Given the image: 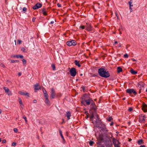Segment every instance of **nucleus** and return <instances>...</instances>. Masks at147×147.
<instances>
[{
  "label": "nucleus",
  "instance_id": "obj_1",
  "mask_svg": "<svg viewBox=\"0 0 147 147\" xmlns=\"http://www.w3.org/2000/svg\"><path fill=\"white\" fill-rule=\"evenodd\" d=\"M92 100V98L89 95L86 94H85L82 98L81 103L82 105L86 106L90 105Z\"/></svg>",
  "mask_w": 147,
  "mask_h": 147
},
{
  "label": "nucleus",
  "instance_id": "obj_2",
  "mask_svg": "<svg viewBox=\"0 0 147 147\" xmlns=\"http://www.w3.org/2000/svg\"><path fill=\"white\" fill-rule=\"evenodd\" d=\"M98 73L100 76L103 78H107L110 76L109 71L102 67L98 69Z\"/></svg>",
  "mask_w": 147,
  "mask_h": 147
},
{
  "label": "nucleus",
  "instance_id": "obj_3",
  "mask_svg": "<svg viewBox=\"0 0 147 147\" xmlns=\"http://www.w3.org/2000/svg\"><path fill=\"white\" fill-rule=\"evenodd\" d=\"M111 137L108 135L107 134L106 135V137L107 139L105 140V145L106 147H113V143L111 139V138L113 136L111 133Z\"/></svg>",
  "mask_w": 147,
  "mask_h": 147
},
{
  "label": "nucleus",
  "instance_id": "obj_4",
  "mask_svg": "<svg viewBox=\"0 0 147 147\" xmlns=\"http://www.w3.org/2000/svg\"><path fill=\"white\" fill-rule=\"evenodd\" d=\"M90 104V109L89 111L90 113L91 111H93L94 112H95V113H96L97 108L95 102L93 100Z\"/></svg>",
  "mask_w": 147,
  "mask_h": 147
},
{
  "label": "nucleus",
  "instance_id": "obj_5",
  "mask_svg": "<svg viewBox=\"0 0 147 147\" xmlns=\"http://www.w3.org/2000/svg\"><path fill=\"white\" fill-rule=\"evenodd\" d=\"M112 142L115 147H120L121 143L119 140H117L115 138H113Z\"/></svg>",
  "mask_w": 147,
  "mask_h": 147
},
{
  "label": "nucleus",
  "instance_id": "obj_6",
  "mask_svg": "<svg viewBox=\"0 0 147 147\" xmlns=\"http://www.w3.org/2000/svg\"><path fill=\"white\" fill-rule=\"evenodd\" d=\"M126 91L127 93L130 95L133 94L135 95H136L137 93L133 89L129 88L126 90Z\"/></svg>",
  "mask_w": 147,
  "mask_h": 147
},
{
  "label": "nucleus",
  "instance_id": "obj_7",
  "mask_svg": "<svg viewBox=\"0 0 147 147\" xmlns=\"http://www.w3.org/2000/svg\"><path fill=\"white\" fill-rule=\"evenodd\" d=\"M69 72L71 76L73 77L75 76L77 73L76 69L74 67L71 68L69 71Z\"/></svg>",
  "mask_w": 147,
  "mask_h": 147
},
{
  "label": "nucleus",
  "instance_id": "obj_8",
  "mask_svg": "<svg viewBox=\"0 0 147 147\" xmlns=\"http://www.w3.org/2000/svg\"><path fill=\"white\" fill-rule=\"evenodd\" d=\"M77 43L76 41L73 40L67 41V45L69 46H75L77 45Z\"/></svg>",
  "mask_w": 147,
  "mask_h": 147
},
{
  "label": "nucleus",
  "instance_id": "obj_9",
  "mask_svg": "<svg viewBox=\"0 0 147 147\" xmlns=\"http://www.w3.org/2000/svg\"><path fill=\"white\" fill-rule=\"evenodd\" d=\"M42 4L41 3H38L33 7L32 8L34 10L37 9L42 7Z\"/></svg>",
  "mask_w": 147,
  "mask_h": 147
},
{
  "label": "nucleus",
  "instance_id": "obj_10",
  "mask_svg": "<svg viewBox=\"0 0 147 147\" xmlns=\"http://www.w3.org/2000/svg\"><path fill=\"white\" fill-rule=\"evenodd\" d=\"M100 123L101 124V127L100 126H98V127H99V128L101 129V130L103 131H107L105 125L104 124H103L101 121H100Z\"/></svg>",
  "mask_w": 147,
  "mask_h": 147
},
{
  "label": "nucleus",
  "instance_id": "obj_11",
  "mask_svg": "<svg viewBox=\"0 0 147 147\" xmlns=\"http://www.w3.org/2000/svg\"><path fill=\"white\" fill-rule=\"evenodd\" d=\"M34 92H36V90H38L41 89V87L39 85V84L38 83H36V84H35L34 85Z\"/></svg>",
  "mask_w": 147,
  "mask_h": 147
},
{
  "label": "nucleus",
  "instance_id": "obj_12",
  "mask_svg": "<svg viewBox=\"0 0 147 147\" xmlns=\"http://www.w3.org/2000/svg\"><path fill=\"white\" fill-rule=\"evenodd\" d=\"M145 120V119H144V118H143V115H139V122L142 123H144Z\"/></svg>",
  "mask_w": 147,
  "mask_h": 147
},
{
  "label": "nucleus",
  "instance_id": "obj_13",
  "mask_svg": "<svg viewBox=\"0 0 147 147\" xmlns=\"http://www.w3.org/2000/svg\"><path fill=\"white\" fill-rule=\"evenodd\" d=\"M55 91L53 88L51 89V99H54L55 98Z\"/></svg>",
  "mask_w": 147,
  "mask_h": 147
},
{
  "label": "nucleus",
  "instance_id": "obj_14",
  "mask_svg": "<svg viewBox=\"0 0 147 147\" xmlns=\"http://www.w3.org/2000/svg\"><path fill=\"white\" fill-rule=\"evenodd\" d=\"M145 84L143 82H139L138 83V87L140 88V89H142L144 86Z\"/></svg>",
  "mask_w": 147,
  "mask_h": 147
},
{
  "label": "nucleus",
  "instance_id": "obj_15",
  "mask_svg": "<svg viewBox=\"0 0 147 147\" xmlns=\"http://www.w3.org/2000/svg\"><path fill=\"white\" fill-rule=\"evenodd\" d=\"M142 109L143 111L144 112H147V105L144 103L143 104Z\"/></svg>",
  "mask_w": 147,
  "mask_h": 147
},
{
  "label": "nucleus",
  "instance_id": "obj_16",
  "mask_svg": "<svg viewBox=\"0 0 147 147\" xmlns=\"http://www.w3.org/2000/svg\"><path fill=\"white\" fill-rule=\"evenodd\" d=\"M85 27L86 28V30H87L90 31L92 30V27L90 24H87V25L85 26Z\"/></svg>",
  "mask_w": 147,
  "mask_h": 147
},
{
  "label": "nucleus",
  "instance_id": "obj_17",
  "mask_svg": "<svg viewBox=\"0 0 147 147\" xmlns=\"http://www.w3.org/2000/svg\"><path fill=\"white\" fill-rule=\"evenodd\" d=\"M132 3L133 2L132 0H131L128 2V3L129 5V9H130V12H131L133 11V10H132V9L131 8V7L133 6V5H132Z\"/></svg>",
  "mask_w": 147,
  "mask_h": 147
},
{
  "label": "nucleus",
  "instance_id": "obj_18",
  "mask_svg": "<svg viewBox=\"0 0 147 147\" xmlns=\"http://www.w3.org/2000/svg\"><path fill=\"white\" fill-rule=\"evenodd\" d=\"M19 93L22 95L27 96L28 97L29 96V93L26 92H23L21 91H20Z\"/></svg>",
  "mask_w": 147,
  "mask_h": 147
},
{
  "label": "nucleus",
  "instance_id": "obj_19",
  "mask_svg": "<svg viewBox=\"0 0 147 147\" xmlns=\"http://www.w3.org/2000/svg\"><path fill=\"white\" fill-rule=\"evenodd\" d=\"M43 14L45 16H47V10H46L45 8H43L41 10Z\"/></svg>",
  "mask_w": 147,
  "mask_h": 147
},
{
  "label": "nucleus",
  "instance_id": "obj_20",
  "mask_svg": "<svg viewBox=\"0 0 147 147\" xmlns=\"http://www.w3.org/2000/svg\"><path fill=\"white\" fill-rule=\"evenodd\" d=\"M66 116L67 117V119L69 120L70 119V117L71 116V113L70 112L67 111L66 112Z\"/></svg>",
  "mask_w": 147,
  "mask_h": 147
},
{
  "label": "nucleus",
  "instance_id": "obj_21",
  "mask_svg": "<svg viewBox=\"0 0 147 147\" xmlns=\"http://www.w3.org/2000/svg\"><path fill=\"white\" fill-rule=\"evenodd\" d=\"M59 130V133H60V135L63 140V143H65L66 141H65V140L62 134V132L61 131V129H60Z\"/></svg>",
  "mask_w": 147,
  "mask_h": 147
},
{
  "label": "nucleus",
  "instance_id": "obj_22",
  "mask_svg": "<svg viewBox=\"0 0 147 147\" xmlns=\"http://www.w3.org/2000/svg\"><path fill=\"white\" fill-rule=\"evenodd\" d=\"M45 103L46 104L47 106H50L51 105V103L50 101H49L48 98H45Z\"/></svg>",
  "mask_w": 147,
  "mask_h": 147
},
{
  "label": "nucleus",
  "instance_id": "obj_23",
  "mask_svg": "<svg viewBox=\"0 0 147 147\" xmlns=\"http://www.w3.org/2000/svg\"><path fill=\"white\" fill-rule=\"evenodd\" d=\"M97 140L101 141H103L104 140L103 135L101 134L100 135Z\"/></svg>",
  "mask_w": 147,
  "mask_h": 147
},
{
  "label": "nucleus",
  "instance_id": "obj_24",
  "mask_svg": "<svg viewBox=\"0 0 147 147\" xmlns=\"http://www.w3.org/2000/svg\"><path fill=\"white\" fill-rule=\"evenodd\" d=\"M74 63L76 65L78 66V67H80L81 66V65L80 64L79 61H78L77 60H75Z\"/></svg>",
  "mask_w": 147,
  "mask_h": 147
},
{
  "label": "nucleus",
  "instance_id": "obj_25",
  "mask_svg": "<svg viewBox=\"0 0 147 147\" xmlns=\"http://www.w3.org/2000/svg\"><path fill=\"white\" fill-rule=\"evenodd\" d=\"M130 72L133 74H135L137 73V71L134 70L133 69L131 68L130 70Z\"/></svg>",
  "mask_w": 147,
  "mask_h": 147
},
{
  "label": "nucleus",
  "instance_id": "obj_26",
  "mask_svg": "<svg viewBox=\"0 0 147 147\" xmlns=\"http://www.w3.org/2000/svg\"><path fill=\"white\" fill-rule=\"evenodd\" d=\"M143 143V140L142 139L139 140L137 142V143L139 145H140Z\"/></svg>",
  "mask_w": 147,
  "mask_h": 147
},
{
  "label": "nucleus",
  "instance_id": "obj_27",
  "mask_svg": "<svg viewBox=\"0 0 147 147\" xmlns=\"http://www.w3.org/2000/svg\"><path fill=\"white\" fill-rule=\"evenodd\" d=\"M122 68L120 67H117V71L118 73H120L122 71Z\"/></svg>",
  "mask_w": 147,
  "mask_h": 147
},
{
  "label": "nucleus",
  "instance_id": "obj_28",
  "mask_svg": "<svg viewBox=\"0 0 147 147\" xmlns=\"http://www.w3.org/2000/svg\"><path fill=\"white\" fill-rule=\"evenodd\" d=\"M94 113H95V112H91V113L90 114H91V115L90 117V119H92L94 117Z\"/></svg>",
  "mask_w": 147,
  "mask_h": 147
},
{
  "label": "nucleus",
  "instance_id": "obj_29",
  "mask_svg": "<svg viewBox=\"0 0 147 147\" xmlns=\"http://www.w3.org/2000/svg\"><path fill=\"white\" fill-rule=\"evenodd\" d=\"M98 142H96V144L98 145V147H99V146H101V145H102V144H101V143H102V141L100 140H98Z\"/></svg>",
  "mask_w": 147,
  "mask_h": 147
},
{
  "label": "nucleus",
  "instance_id": "obj_30",
  "mask_svg": "<svg viewBox=\"0 0 147 147\" xmlns=\"http://www.w3.org/2000/svg\"><path fill=\"white\" fill-rule=\"evenodd\" d=\"M3 88L6 92L8 93L9 92V90L7 88L5 87Z\"/></svg>",
  "mask_w": 147,
  "mask_h": 147
},
{
  "label": "nucleus",
  "instance_id": "obj_31",
  "mask_svg": "<svg viewBox=\"0 0 147 147\" xmlns=\"http://www.w3.org/2000/svg\"><path fill=\"white\" fill-rule=\"evenodd\" d=\"M113 119L111 117H108L107 119V120L108 121H110L111 120H113Z\"/></svg>",
  "mask_w": 147,
  "mask_h": 147
},
{
  "label": "nucleus",
  "instance_id": "obj_32",
  "mask_svg": "<svg viewBox=\"0 0 147 147\" xmlns=\"http://www.w3.org/2000/svg\"><path fill=\"white\" fill-rule=\"evenodd\" d=\"M11 62L12 63H14L15 62L18 63L19 62V60H11Z\"/></svg>",
  "mask_w": 147,
  "mask_h": 147
},
{
  "label": "nucleus",
  "instance_id": "obj_33",
  "mask_svg": "<svg viewBox=\"0 0 147 147\" xmlns=\"http://www.w3.org/2000/svg\"><path fill=\"white\" fill-rule=\"evenodd\" d=\"M16 57L18 58H22L23 57V56L22 55H17V56H16Z\"/></svg>",
  "mask_w": 147,
  "mask_h": 147
},
{
  "label": "nucleus",
  "instance_id": "obj_34",
  "mask_svg": "<svg viewBox=\"0 0 147 147\" xmlns=\"http://www.w3.org/2000/svg\"><path fill=\"white\" fill-rule=\"evenodd\" d=\"M44 96L45 98H48L49 97V96L47 92L45 93L44 94Z\"/></svg>",
  "mask_w": 147,
  "mask_h": 147
},
{
  "label": "nucleus",
  "instance_id": "obj_35",
  "mask_svg": "<svg viewBox=\"0 0 147 147\" xmlns=\"http://www.w3.org/2000/svg\"><path fill=\"white\" fill-rule=\"evenodd\" d=\"M21 51L25 53L26 52V49L24 47H22L21 48Z\"/></svg>",
  "mask_w": 147,
  "mask_h": 147
},
{
  "label": "nucleus",
  "instance_id": "obj_36",
  "mask_svg": "<svg viewBox=\"0 0 147 147\" xmlns=\"http://www.w3.org/2000/svg\"><path fill=\"white\" fill-rule=\"evenodd\" d=\"M51 67L53 68V70H55V66L54 64H52Z\"/></svg>",
  "mask_w": 147,
  "mask_h": 147
},
{
  "label": "nucleus",
  "instance_id": "obj_37",
  "mask_svg": "<svg viewBox=\"0 0 147 147\" xmlns=\"http://www.w3.org/2000/svg\"><path fill=\"white\" fill-rule=\"evenodd\" d=\"M22 61L23 62V64L24 65H25L26 64V60L25 59H23L22 60Z\"/></svg>",
  "mask_w": 147,
  "mask_h": 147
},
{
  "label": "nucleus",
  "instance_id": "obj_38",
  "mask_svg": "<svg viewBox=\"0 0 147 147\" xmlns=\"http://www.w3.org/2000/svg\"><path fill=\"white\" fill-rule=\"evenodd\" d=\"M94 144V142L92 141H90L89 142V145L90 146H92Z\"/></svg>",
  "mask_w": 147,
  "mask_h": 147
},
{
  "label": "nucleus",
  "instance_id": "obj_39",
  "mask_svg": "<svg viewBox=\"0 0 147 147\" xmlns=\"http://www.w3.org/2000/svg\"><path fill=\"white\" fill-rule=\"evenodd\" d=\"M19 103L21 105H23V103L22 102L21 100V98H19Z\"/></svg>",
  "mask_w": 147,
  "mask_h": 147
},
{
  "label": "nucleus",
  "instance_id": "obj_40",
  "mask_svg": "<svg viewBox=\"0 0 147 147\" xmlns=\"http://www.w3.org/2000/svg\"><path fill=\"white\" fill-rule=\"evenodd\" d=\"M23 118L25 119L26 122L27 123V120L26 117L25 115H24L23 117Z\"/></svg>",
  "mask_w": 147,
  "mask_h": 147
},
{
  "label": "nucleus",
  "instance_id": "obj_41",
  "mask_svg": "<svg viewBox=\"0 0 147 147\" xmlns=\"http://www.w3.org/2000/svg\"><path fill=\"white\" fill-rule=\"evenodd\" d=\"M13 130L15 133H17L18 131V129L16 128H14Z\"/></svg>",
  "mask_w": 147,
  "mask_h": 147
},
{
  "label": "nucleus",
  "instance_id": "obj_42",
  "mask_svg": "<svg viewBox=\"0 0 147 147\" xmlns=\"http://www.w3.org/2000/svg\"><path fill=\"white\" fill-rule=\"evenodd\" d=\"M26 10H27V8L26 7H24L23 8V11H24V13H25L26 12Z\"/></svg>",
  "mask_w": 147,
  "mask_h": 147
},
{
  "label": "nucleus",
  "instance_id": "obj_43",
  "mask_svg": "<svg viewBox=\"0 0 147 147\" xmlns=\"http://www.w3.org/2000/svg\"><path fill=\"white\" fill-rule=\"evenodd\" d=\"M42 90L44 94L45 93L47 92L46 90H45V89L44 88H42Z\"/></svg>",
  "mask_w": 147,
  "mask_h": 147
},
{
  "label": "nucleus",
  "instance_id": "obj_44",
  "mask_svg": "<svg viewBox=\"0 0 147 147\" xmlns=\"http://www.w3.org/2000/svg\"><path fill=\"white\" fill-rule=\"evenodd\" d=\"M133 110V108L131 107H130L128 109V111L129 112H131Z\"/></svg>",
  "mask_w": 147,
  "mask_h": 147
},
{
  "label": "nucleus",
  "instance_id": "obj_45",
  "mask_svg": "<svg viewBox=\"0 0 147 147\" xmlns=\"http://www.w3.org/2000/svg\"><path fill=\"white\" fill-rule=\"evenodd\" d=\"M124 57L125 58H127L128 57V55L127 54H126L124 55Z\"/></svg>",
  "mask_w": 147,
  "mask_h": 147
},
{
  "label": "nucleus",
  "instance_id": "obj_46",
  "mask_svg": "<svg viewBox=\"0 0 147 147\" xmlns=\"http://www.w3.org/2000/svg\"><path fill=\"white\" fill-rule=\"evenodd\" d=\"M96 114V117L97 119V120L98 121H100V122L101 120H99V117L97 115V114L96 113H95Z\"/></svg>",
  "mask_w": 147,
  "mask_h": 147
},
{
  "label": "nucleus",
  "instance_id": "obj_47",
  "mask_svg": "<svg viewBox=\"0 0 147 147\" xmlns=\"http://www.w3.org/2000/svg\"><path fill=\"white\" fill-rule=\"evenodd\" d=\"M80 28H81L82 29H84L85 28V26H80Z\"/></svg>",
  "mask_w": 147,
  "mask_h": 147
},
{
  "label": "nucleus",
  "instance_id": "obj_48",
  "mask_svg": "<svg viewBox=\"0 0 147 147\" xmlns=\"http://www.w3.org/2000/svg\"><path fill=\"white\" fill-rule=\"evenodd\" d=\"M16 142H13L12 143V145L13 146H15L16 145Z\"/></svg>",
  "mask_w": 147,
  "mask_h": 147
},
{
  "label": "nucleus",
  "instance_id": "obj_49",
  "mask_svg": "<svg viewBox=\"0 0 147 147\" xmlns=\"http://www.w3.org/2000/svg\"><path fill=\"white\" fill-rule=\"evenodd\" d=\"M21 42H22L21 40H20V39H18V43L19 44H21Z\"/></svg>",
  "mask_w": 147,
  "mask_h": 147
},
{
  "label": "nucleus",
  "instance_id": "obj_50",
  "mask_svg": "<svg viewBox=\"0 0 147 147\" xmlns=\"http://www.w3.org/2000/svg\"><path fill=\"white\" fill-rule=\"evenodd\" d=\"M6 142V140H3L2 141V143L3 144H4Z\"/></svg>",
  "mask_w": 147,
  "mask_h": 147
},
{
  "label": "nucleus",
  "instance_id": "obj_51",
  "mask_svg": "<svg viewBox=\"0 0 147 147\" xmlns=\"http://www.w3.org/2000/svg\"><path fill=\"white\" fill-rule=\"evenodd\" d=\"M57 6L59 7H60L61 6V5L59 3H57Z\"/></svg>",
  "mask_w": 147,
  "mask_h": 147
},
{
  "label": "nucleus",
  "instance_id": "obj_52",
  "mask_svg": "<svg viewBox=\"0 0 147 147\" xmlns=\"http://www.w3.org/2000/svg\"><path fill=\"white\" fill-rule=\"evenodd\" d=\"M37 102V100L36 99H34V100L33 101V102L34 103H36Z\"/></svg>",
  "mask_w": 147,
  "mask_h": 147
},
{
  "label": "nucleus",
  "instance_id": "obj_53",
  "mask_svg": "<svg viewBox=\"0 0 147 147\" xmlns=\"http://www.w3.org/2000/svg\"><path fill=\"white\" fill-rule=\"evenodd\" d=\"M36 19V18L35 17H33L32 18V21L33 22H34Z\"/></svg>",
  "mask_w": 147,
  "mask_h": 147
},
{
  "label": "nucleus",
  "instance_id": "obj_54",
  "mask_svg": "<svg viewBox=\"0 0 147 147\" xmlns=\"http://www.w3.org/2000/svg\"><path fill=\"white\" fill-rule=\"evenodd\" d=\"M89 117V114L88 115H86V116L85 117V118L86 119H87Z\"/></svg>",
  "mask_w": 147,
  "mask_h": 147
},
{
  "label": "nucleus",
  "instance_id": "obj_55",
  "mask_svg": "<svg viewBox=\"0 0 147 147\" xmlns=\"http://www.w3.org/2000/svg\"><path fill=\"white\" fill-rule=\"evenodd\" d=\"M113 122L112 121L110 123V125L111 126L113 125Z\"/></svg>",
  "mask_w": 147,
  "mask_h": 147
},
{
  "label": "nucleus",
  "instance_id": "obj_56",
  "mask_svg": "<svg viewBox=\"0 0 147 147\" xmlns=\"http://www.w3.org/2000/svg\"><path fill=\"white\" fill-rule=\"evenodd\" d=\"M117 43H118L117 42V41H115L114 44H113V45H115L116 44H117Z\"/></svg>",
  "mask_w": 147,
  "mask_h": 147
},
{
  "label": "nucleus",
  "instance_id": "obj_57",
  "mask_svg": "<svg viewBox=\"0 0 147 147\" xmlns=\"http://www.w3.org/2000/svg\"><path fill=\"white\" fill-rule=\"evenodd\" d=\"M82 90L84 91L85 90V87L84 86H83L82 87Z\"/></svg>",
  "mask_w": 147,
  "mask_h": 147
},
{
  "label": "nucleus",
  "instance_id": "obj_58",
  "mask_svg": "<svg viewBox=\"0 0 147 147\" xmlns=\"http://www.w3.org/2000/svg\"><path fill=\"white\" fill-rule=\"evenodd\" d=\"M142 90L141 89H140L138 92L139 94H140L141 93V90Z\"/></svg>",
  "mask_w": 147,
  "mask_h": 147
},
{
  "label": "nucleus",
  "instance_id": "obj_59",
  "mask_svg": "<svg viewBox=\"0 0 147 147\" xmlns=\"http://www.w3.org/2000/svg\"><path fill=\"white\" fill-rule=\"evenodd\" d=\"M85 114H86V115H87H87H88V114H88V111H85Z\"/></svg>",
  "mask_w": 147,
  "mask_h": 147
},
{
  "label": "nucleus",
  "instance_id": "obj_60",
  "mask_svg": "<svg viewBox=\"0 0 147 147\" xmlns=\"http://www.w3.org/2000/svg\"><path fill=\"white\" fill-rule=\"evenodd\" d=\"M97 76V75H96L95 74H93V75L92 76L93 77H96Z\"/></svg>",
  "mask_w": 147,
  "mask_h": 147
},
{
  "label": "nucleus",
  "instance_id": "obj_61",
  "mask_svg": "<svg viewBox=\"0 0 147 147\" xmlns=\"http://www.w3.org/2000/svg\"><path fill=\"white\" fill-rule=\"evenodd\" d=\"M145 146L144 145H141L139 147H145Z\"/></svg>",
  "mask_w": 147,
  "mask_h": 147
},
{
  "label": "nucleus",
  "instance_id": "obj_62",
  "mask_svg": "<svg viewBox=\"0 0 147 147\" xmlns=\"http://www.w3.org/2000/svg\"><path fill=\"white\" fill-rule=\"evenodd\" d=\"M18 75H19V76H21V73H20H20H18Z\"/></svg>",
  "mask_w": 147,
  "mask_h": 147
},
{
  "label": "nucleus",
  "instance_id": "obj_63",
  "mask_svg": "<svg viewBox=\"0 0 147 147\" xmlns=\"http://www.w3.org/2000/svg\"><path fill=\"white\" fill-rule=\"evenodd\" d=\"M143 118H144V119H145L146 118V116L145 115H143Z\"/></svg>",
  "mask_w": 147,
  "mask_h": 147
},
{
  "label": "nucleus",
  "instance_id": "obj_64",
  "mask_svg": "<svg viewBox=\"0 0 147 147\" xmlns=\"http://www.w3.org/2000/svg\"><path fill=\"white\" fill-rule=\"evenodd\" d=\"M54 22L53 21H51L50 22V24H53L54 23Z\"/></svg>",
  "mask_w": 147,
  "mask_h": 147
}]
</instances>
